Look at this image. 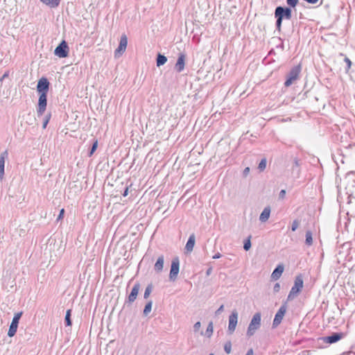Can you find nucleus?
Returning <instances> with one entry per match:
<instances>
[{
  "instance_id": "obj_1",
  "label": "nucleus",
  "mask_w": 355,
  "mask_h": 355,
  "mask_svg": "<svg viewBox=\"0 0 355 355\" xmlns=\"http://www.w3.org/2000/svg\"><path fill=\"white\" fill-rule=\"evenodd\" d=\"M50 83L46 77L39 79L37 84V92L39 94V99L37 107V116H42L46 109L47 94L49 90Z\"/></svg>"
},
{
  "instance_id": "obj_2",
  "label": "nucleus",
  "mask_w": 355,
  "mask_h": 355,
  "mask_svg": "<svg viewBox=\"0 0 355 355\" xmlns=\"http://www.w3.org/2000/svg\"><path fill=\"white\" fill-rule=\"evenodd\" d=\"M275 17L276 18V28L281 31L283 19H291L292 17V10L287 6H277L275 10Z\"/></svg>"
},
{
  "instance_id": "obj_3",
  "label": "nucleus",
  "mask_w": 355,
  "mask_h": 355,
  "mask_svg": "<svg viewBox=\"0 0 355 355\" xmlns=\"http://www.w3.org/2000/svg\"><path fill=\"white\" fill-rule=\"evenodd\" d=\"M261 314L260 312L255 313L251 319L247 329L246 335L248 338L252 336L261 327Z\"/></svg>"
},
{
  "instance_id": "obj_4",
  "label": "nucleus",
  "mask_w": 355,
  "mask_h": 355,
  "mask_svg": "<svg viewBox=\"0 0 355 355\" xmlns=\"http://www.w3.org/2000/svg\"><path fill=\"white\" fill-rule=\"evenodd\" d=\"M303 286H304V282H303V277H302V275H299L296 276V277L295 279V282H294V285L293 286V287L291 288V289L288 293L287 300L290 301V300H293V299H295L299 295V293L301 292V291L303 288Z\"/></svg>"
},
{
  "instance_id": "obj_5",
  "label": "nucleus",
  "mask_w": 355,
  "mask_h": 355,
  "mask_svg": "<svg viewBox=\"0 0 355 355\" xmlns=\"http://www.w3.org/2000/svg\"><path fill=\"white\" fill-rule=\"evenodd\" d=\"M69 52V48L65 40H62L54 50V54L60 58L68 57Z\"/></svg>"
},
{
  "instance_id": "obj_6",
  "label": "nucleus",
  "mask_w": 355,
  "mask_h": 355,
  "mask_svg": "<svg viewBox=\"0 0 355 355\" xmlns=\"http://www.w3.org/2000/svg\"><path fill=\"white\" fill-rule=\"evenodd\" d=\"M300 72V66H295L291 69L289 73L286 76V80L284 83V86L288 87L291 86L293 82L298 78Z\"/></svg>"
},
{
  "instance_id": "obj_7",
  "label": "nucleus",
  "mask_w": 355,
  "mask_h": 355,
  "mask_svg": "<svg viewBox=\"0 0 355 355\" xmlns=\"http://www.w3.org/2000/svg\"><path fill=\"white\" fill-rule=\"evenodd\" d=\"M22 314H23V313L21 311L18 312L15 314V315L12 320V322L10 324L9 329L8 331V336L9 337L11 338L15 335L17 328H18L19 320H20Z\"/></svg>"
},
{
  "instance_id": "obj_8",
  "label": "nucleus",
  "mask_w": 355,
  "mask_h": 355,
  "mask_svg": "<svg viewBox=\"0 0 355 355\" xmlns=\"http://www.w3.org/2000/svg\"><path fill=\"white\" fill-rule=\"evenodd\" d=\"M180 270V260L178 257L172 259L169 279L171 281H175L177 279Z\"/></svg>"
},
{
  "instance_id": "obj_9",
  "label": "nucleus",
  "mask_w": 355,
  "mask_h": 355,
  "mask_svg": "<svg viewBox=\"0 0 355 355\" xmlns=\"http://www.w3.org/2000/svg\"><path fill=\"white\" fill-rule=\"evenodd\" d=\"M238 315L236 310L232 311L230 315L227 329L228 334L231 335L234 332L238 322Z\"/></svg>"
},
{
  "instance_id": "obj_10",
  "label": "nucleus",
  "mask_w": 355,
  "mask_h": 355,
  "mask_svg": "<svg viewBox=\"0 0 355 355\" xmlns=\"http://www.w3.org/2000/svg\"><path fill=\"white\" fill-rule=\"evenodd\" d=\"M286 311V306L284 304L282 305L275 315V318L272 322L273 329L276 328L282 322Z\"/></svg>"
},
{
  "instance_id": "obj_11",
  "label": "nucleus",
  "mask_w": 355,
  "mask_h": 355,
  "mask_svg": "<svg viewBox=\"0 0 355 355\" xmlns=\"http://www.w3.org/2000/svg\"><path fill=\"white\" fill-rule=\"evenodd\" d=\"M139 288H140V284L138 282L135 284V285L133 286V287L132 288L130 293L129 294L127 300L125 302V304H131L132 303H133L135 301V300L137 299Z\"/></svg>"
},
{
  "instance_id": "obj_12",
  "label": "nucleus",
  "mask_w": 355,
  "mask_h": 355,
  "mask_svg": "<svg viewBox=\"0 0 355 355\" xmlns=\"http://www.w3.org/2000/svg\"><path fill=\"white\" fill-rule=\"evenodd\" d=\"M186 62V55L183 53H180L178 55L177 62L175 65V69L177 72H182L185 67Z\"/></svg>"
},
{
  "instance_id": "obj_13",
  "label": "nucleus",
  "mask_w": 355,
  "mask_h": 355,
  "mask_svg": "<svg viewBox=\"0 0 355 355\" xmlns=\"http://www.w3.org/2000/svg\"><path fill=\"white\" fill-rule=\"evenodd\" d=\"M8 157V150L2 152L0 155V181L4 178V168H5V160Z\"/></svg>"
},
{
  "instance_id": "obj_14",
  "label": "nucleus",
  "mask_w": 355,
  "mask_h": 355,
  "mask_svg": "<svg viewBox=\"0 0 355 355\" xmlns=\"http://www.w3.org/2000/svg\"><path fill=\"white\" fill-rule=\"evenodd\" d=\"M299 8V16L300 19H308L309 15V8L306 6V3L304 2H299L298 3Z\"/></svg>"
},
{
  "instance_id": "obj_15",
  "label": "nucleus",
  "mask_w": 355,
  "mask_h": 355,
  "mask_svg": "<svg viewBox=\"0 0 355 355\" xmlns=\"http://www.w3.org/2000/svg\"><path fill=\"white\" fill-rule=\"evenodd\" d=\"M344 336L343 333H334L331 336H324L327 345L329 344L336 343L342 339Z\"/></svg>"
},
{
  "instance_id": "obj_16",
  "label": "nucleus",
  "mask_w": 355,
  "mask_h": 355,
  "mask_svg": "<svg viewBox=\"0 0 355 355\" xmlns=\"http://www.w3.org/2000/svg\"><path fill=\"white\" fill-rule=\"evenodd\" d=\"M284 270V267L283 264H279L277 266V267L275 268L273 272L271 275V278L273 280H277L280 278L282 276L283 272Z\"/></svg>"
},
{
  "instance_id": "obj_17",
  "label": "nucleus",
  "mask_w": 355,
  "mask_h": 355,
  "mask_svg": "<svg viewBox=\"0 0 355 355\" xmlns=\"http://www.w3.org/2000/svg\"><path fill=\"white\" fill-rule=\"evenodd\" d=\"M327 346L325 337H318L317 339H312V347L316 348H324Z\"/></svg>"
},
{
  "instance_id": "obj_18",
  "label": "nucleus",
  "mask_w": 355,
  "mask_h": 355,
  "mask_svg": "<svg viewBox=\"0 0 355 355\" xmlns=\"http://www.w3.org/2000/svg\"><path fill=\"white\" fill-rule=\"evenodd\" d=\"M164 255H160L155 263L154 270L158 273L161 272L164 268Z\"/></svg>"
},
{
  "instance_id": "obj_19",
  "label": "nucleus",
  "mask_w": 355,
  "mask_h": 355,
  "mask_svg": "<svg viewBox=\"0 0 355 355\" xmlns=\"http://www.w3.org/2000/svg\"><path fill=\"white\" fill-rule=\"evenodd\" d=\"M195 243H196V236H195L194 234H192L189 236V237L188 239V241L185 245V250L187 252H191L195 245Z\"/></svg>"
},
{
  "instance_id": "obj_20",
  "label": "nucleus",
  "mask_w": 355,
  "mask_h": 355,
  "mask_svg": "<svg viewBox=\"0 0 355 355\" xmlns=\"http://www.w3.org/2000/svg\"><path fill=\"white\" fill-rule=\"evenodd\" d=\"M270 215V207L269 206L266 207L259 216V220L262 223L266 222Z\"/></svg>"
},
{
  "instance_id": "obj_21",
  "label": "nucleus",
  "mask_w": 355,
  "mask_h": 355,
  "mask_svg": "<svg viewBox=\"0 0 355 355\" xmlns=\"http://www.w3.org/2000/svg\"><path fill=\"white\" fill-rule=\"evenodd\" d=\"M167 60H168L167 58L164 55H163L160 53H158L157 54V57H156L157 67H159L164 65L167 62Z\"/></svg>"
},
{
  "instance_id": "obj_22",
  "label": "nucleus",
  "mask_w": 355,
  "mask_h": 355,
  "mask_svg": "<svg viewBox=\"0 0 355 355\" xmlns=\"http://www.w3.org/2000/svg\"><path fill=\"white\" fill-rule=\"evenodd\" d=\"M40 1L49 6L50 8H56L60 3V0H40Z\"/></svg>"
},
{
  "instance_id": "obj_23",
  "label": "nucleus",
  "mask_w": 355,
  "mask_h": 355,
  "mask_svg": "<svg viewBox=\"0 0 355 355\" xmlns=\"http://www.w3.org/2000/svg\"><path fill=\"white\" fill-rule=\"evenodd\" d=\"M71 310L68 309L66 312L65 318H64V324L67 327H71L72 325L71 320Z\"/></svg>"
},
{
  "instance_id": "obj_24",
  "label": "nucleus",
  "mask_w": 355,
  "mask_h": 355,
  "mask_svg": "<svg viewBox=\"0 0 355 355\" xmlns=\"http://www.w3.org/2000/svg\"><path fill=\"white\" fill-rule=\"evenodd\" d=\"M98 140L97 139H94V142L92 143V145L88 152V157H92L94 153H95V151L96 150L97 148H98Z\"/></svg>"
},
{
  "instance_id": "obj_25",
  "label": "nucleus",
  "mask_w": 355,
  "mask_h": 355,
  "mask_svg": "<svg viewBox=\"0 0 355 355\" xmlns=\"http://www.w3.org/2000/svg\"><path fill=\"white\" fill-rule=\"evenodd\" d=\"M213 331H214V326H213V322H209L208 325H207V329L205 331V335L207 337V338H210L213 334Z\"/></svg>"
},
{
  "instance_id": "obj_26",
  "label": "nucleus",
  "mask_w": 355,
  "mask_h": 355,
  "mask_svg": "<svg viewBox=\"0 0 355 355\" xmlns=\"http://www.w3.org/2000/svg\"><path fill=\"white\" fill-rule=\"evenodd\" d=\"M152 305H153V302L151 300H150L149 302H148L146 303V304L145 305L144 311H143V314L144 316H147L149 314V313L151 311Z\"/></svg>"
},
{
  "instance_id": "obj_27",
  "label": "nucleus",
  "mask_w": 355,
  "mask_h": 355,
  "mask_svg": "<svg viewBox=\"0 0 355 355\" xmlns=\"http://www.w3.org/2000/svg\"><path fill=\"white\" fill-rule=\"evenodd\" d=\"M251 236L250 235L243 242V249L245 250V251H248L250 248H251V246H252V244H251Z\"/></svg>"
},
{
  "instance_id": "obj_28",
  "label": "nucleus",
  "mask_w": 355,
  "mask_h": 355,
  "mask_svg": "<svg viewBox=\"0 0 355 355\" xmlns=\"http://www.w3.org/2000/svg\"><path fill=\"white\" fill-rule=\"evenodd\" d=\"M125 48L119 45L117 49L114 51V56L116 58L121 56L125 51Z\"/></svg>"
},
{
  "instance_id": "obj_29",
  "label": "nucleus",
  "mask_w": 355,
  "mask_h": 355,
  "mask_svg": "<svg viewBox=\"0 0 355 355\" xmlns=\"http://www.w3.org/2000/svg\"><path fill=\"white\" fill-rule=\"evenodd\" d=\"M125 48L119 45L117 49L114 51V56L116 58L121 56L125 51Z\"/></svg>"
},
{
  "instance_id": "obj_30",
  "label": "nucleus",
  "mask_w": 355,
  "mask_h": 355,
  "mask_svg": "<svg viewBox=\"0 0 355 355\" xmlns=\"http://www.w3.org/2000/svg\"><path fill=\"white\" fill-rule=\"evenodd\" d=\"M153 286L152 284H150L147 286V287L145 289L144 294V299L148 298L149 295H150V293L153 291Z\"/></svg>"
},
{
  "instance_id": "obj_31",
  "label": "nucleus",
  "mask_w": 355,
  "mask_h": 355,
  "mask_svg": "<svg viewBox=\"0 0 355 355\" xmlns=\"http://www.w3.org/2000/svg\"><path fill=\"white\" fill-rule=\"evenodd\" d=\"M119 45L122 46H123V47H125L126 49L127 45H128V38H127V36L125 34H123L121 36V39H120V42H119Z\"/></svg>"
},
{
  "instance_id": "obj_32",
  "label": "nucleus",
  "mask_w": 355,
  "mask_h": 355,
  "mask_svg": "<svg viewBox=\"0 0 355 355\" xmlns=\"http://www.w3.org/2000/svg\"><path fill=\"white\" fill-rule=\"evenodd\" d=\"M267 160L266 158H263L261 160L259 164L258 168L260 171H263L266 168Z\"/></svg>"
},
{
  "instance_id": "obj_33",
  "label": "nucleus",
  "mask_w": 355,
  "mask_h": 355,
  "mask_svg": "<svg viewBox=\"0 0 355 355\" xmlns=\"http://www.w3.org/2000/svg\"><path fill=\"white\" fill-rule=\"evenodd\" d=\"M224 350L225 352L229 354L232 352V343L230 340L227 341L224 345Z\"/></svg>"
},
{
  "instance_id": "obj_34",
  "label": "nucleus",
  "mask_w": 355,
  "mask_h": 355,
  "mask_svg": "<svg viewBox=\"0 0 355 355\" xmlns=\"http://www.w3.org/2000/svg\"><path fill=\"white\" fill-rule=\"evenodd\" d=\"M51 117V112H49L44 117V121H43V124H42V128L44 129L46 128V125L47 124L49 123V120Z\"/></svg>"
},
{
  "instance_id": "obj_35",
  "label": "nucleus",
  "mask_w": 355,
  "mask_h": 355,
  "mask_svg": "<svg viewBox=\"0 0 355 355\" xmlns=\"http://www.w3.org/2000/svg\"><path fill=\"white\" fill-rule=\"evenodd\" d=\"M286 3L289 8H295L299 3V0H286Z\"/></svg>"
},
{
  "instance_id": "obj_36",
  "label": "nucleus",
  "mask_w": 355,
  "mask_h": 355,
  "mask_svg": "<svg viewBox=\"0 0 355 355\" xmlns=\"http://www.w3.org/2000/svg\"><path fill=\"white\" fill-rule=\"evenodd\" d=\"M306 244L311 245V230H307L306 232Z\"/></svg>"
},
{
  "instance_id": "obj_37",
  "label": "nucleus",
  "mask_w": 355,
  "mask_h": 355,
  "mask_svg": "<svg viewBox=\"0 0 355 355\" xmlns=\"http://www.w3.org/2000/svg\"><path fill=\"white\" fill-rule=\"evenodd\" d=\"M298 227H299V221L297 220H295L292 224V227H291L292 231H293V232L295 231Z\"/></svg>"
},
{
  "instance_id": "obj_38",
  "label": "nucleus",
  "mask_w": 355,
  "mask_h": 355,
  "mask_svg": "<svg viewBox=\"0 0 355 355\" xmlns=\"http://www.w3.org/2000/svg\"><path fill=\"white\" fill-rule=\"evenodd\" d=\"M64 209H62L60 211V213H59V215L57 218V220H60L63 218L64 217Z\"/></svg>"
},
{
  "instance_id": "obj_39",
  "label": "nucleus",
  "mask_w": 355,
  "mask_h": 355,
  "mask_svg": "<svg viewBox=\"0 0 355 355\" xmlns=\"http://www.w3.org/2000/svg\"><path fill=\"white\" fill-rule=\"evenodd\" d=\"M224 311V305L222 304L220 307L216 311V315H220Z\"/></svg>"
},
{
  "instance_id": "obj_40",
  "label": "nucleus",
  "mask_w": 355,
  "mask_h": 355,
  "mask_svg": "<svg viewBox=\"0 0 355 355\" xmlns=\"http://www.w3.org/2000/svg\"><path fill=\"white\" fill-rule=\"evenodd\" d=\"M200 327H201L200 322H196L193 325L194 331H196V332L198 331L200 329Z\"/></svg>"
},
{
  "instance_id": "obj_41",
  "label": "nucleus",
  "mask_w": 355,
  "mask_h": 355,
  "mask_svg": "<svg viewBox=\"0 0 355 355\" xmlns=\"http://www.w3.org/2000/svg\"><path fill=\"white\" fill-rule=\"evenodd\" d=\"M344 61L347 64V69H349L352 66L351 60L347 57H345Z\"/></svg>"
},
{
  "instance_id": "obj_42",
  "label": "nucleus",
  "mask_w": 355,
  "mask_h": 355,
  "mask_svg": "<svg viewBox=\"0 0 355 355\" xmlns=\"http://www.w3.org/2000/svg\"><path fill=\"white\" fill-rule=\"evenodd\" d=\"M280 290V284L279 283H276L273 287V291L275 293H278Z\"/></svg>"
},
{
  "instance_id": "obj_43",
  "label": "nucleus",
  "mask_w": 355,
  "mask_h": 355,
  "mask_svg": "<svg viewBox=\"0 0 355 355\" xmlns=\"http://www.w3.org/2000/svg\"><path fill=\"white\" fill-rule=\"evenodd\" d=\"M285 195H286V191L284 189L281 190L279 192V198L283 199L285 197Z\"/></svg>"
},
{
  "instance_id": "obj_44",
  "label": "nucleus",
  "mask_w": 355,
  "mask_h": 355,
  "mask_svg": "<svg viewBox=\"0 0 355 355\" xmlns=\"http://www.w3.org/2000/svg\"><path fill=\"white\" fill-rule=\"evenodd\" d=\"M250 173V168L249 167H246L244 170H243V175L244 177H246Z\"/></svg>"
},
{
  "instance_id": "obj_45",
  "label": "nucleus",
  "mask_w": 355,
  "mask_h": 355,
  "mask_svg": "<svg viewBox=\"0 0 355 355\" xmlns=\"http://www.w3.org/2000/svg\"><path fill=\"white\" fill-rule=\"evenodd\" d=\"M129 192V187H126L123 191V193H122L123 196L125 197L128 195Z\"/></svg>"
},
{
  "instance_id": "obj_46",
  "label": "nucleus",
  "mask_w": 355,
  "mask_h": 355,
  "mask_svg": "<svg viewBox=\"0 0 355 355\" xmlns=\"http://www.w3.org/2000/svg\"><path fill=\"white\" fill-rule=\"evenodd\" d=\"M245 355H254V351L252 348L249 349Z\"/></svg>"
},
{
  "instance_id": "obj_47",
  "label": "nucleus",
  "mask_w": 355,
  "mask_h": 355,
  "mask_svg": "<svg viewBox=\"0 0 355 355\" xmlns=\"http://www.w3.org/2000/svg\"><path fill=\"white\" fill-rule=\"evenodd\" d=\"M220 257H221V254H220V253H219V252H218V253H216L215 255H214L212 258H213L214 259H219V258H220Z\"/></svg>"
},
{
  "instance_id": "obj_48",
  "label": "nucleus",
  "mask_w": 355,
  "mask_h": 355,
  "mask_svg": "<svg viewBox=\"0 0 355 355\" xmlns=\"http://www.w3.org/2000/svg\"><path fill=\"white\" fill-rule=\"evenodd\" d=\"M211 271H212V268H208L207 270V271H206V275H209L211 273Z\"/></svg>"
},
{
  "instance_id": "obj_49",
  "label": "nucleus",
  "mask_w": 355,
  "mask_h": 355,
  "mask_svg": "<svg viewBox=\"0 0 355 355\" xmlns=\"http://www.w3.org/2000/svg\"><path fill=\"white\" fill-rule=\"evenodd\" d=\"M318 1L319 0H312V4L317 3L318 2ZM322 3V0H320L319 5H321Z\"/></svg>"
},
{
  "instance_id": "obj_50",
  "label": "nucleus",
  "mask_w": 355,
  "mask_h": 355,
  "mask_svg": "<svg viewBox=\"0 0 355 355\" xmlns=\"http://www.w3.org/2000/svg\"><path fill=\"white\" fill-rule=\"evenodd\" d=\"M8 73H5L3 75V76L1 78L0 81H2V80H3V79H4L6 77H8Z\"/></svg>"
},
{
  "instance_id": "obj_51",
  "label": "nucleus",
  "mask_w": 355,
  "mask_h": 355,
  "mask_svg": "<svg viewBox=\"0 0 355 355\" xmlns=\"http://www.w3.org/2000/svg\"><path fill=\"white\" fill-rule=\"evenodd\" d=\"M350 352L343 353V355H349Z\"/></svg>"
},
{
  "instance_id": "obj_52",
  "label": "nucleus",
  "mask_w": 355,
  "mask_h": 355,
  "mask_svg": "<svg viewBox=\"0 0 355 355\" xmlns=\"http://www.w3.org/2000/svg\"><path fill=\"white\" fill-rule=\"evenodd\" d=\"M209 355H214V354H212V353H211V354H209Z\"/></svg>"
}]
</instances>
